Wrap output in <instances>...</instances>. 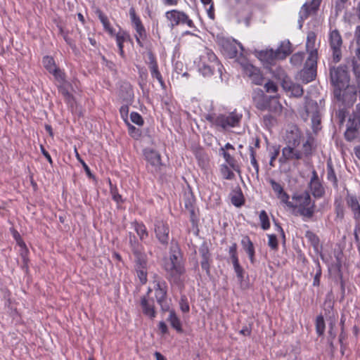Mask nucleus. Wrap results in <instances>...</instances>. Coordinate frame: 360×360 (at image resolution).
<instances>
[{"label": "nucleus", "mask_w": 360, "mask_h": 360, "mask_svg": "<svg viewBox=\"0 0 360 360\" xmlns=\"http://www.w3.org/2000/svg\"><path fill=\"white\" fill-rule=\"evenodd\" d=\"M129 244L132 252L143 248V245L137 240L136 236L131 233H129Z\"/></svg>", "instance_id": "obj_50"}, {"label": "nucleus", "mask_w": 360, "mask_h": 360, "mask_svg": "<svg viewBox=\"0 0 360 360\" xmlns=\"http://www.w3.org/2000/svg\"><path fill=\"white\" fill-rule=\"evenodd\" d=\"M199 254L202 259L200 261L201 267L206 271L207 274L209 275L210 273V264L212 259L209 248L206 244H202L200 247Z\"/></svg>", "instance_id": "obj_21"}, {"label": "nucleus", "mask_w": 360, "mask_h": 360, "mask_svg": "<svg viewBox=\"0 0 360 360\" xmlns=\"http://www.w3.org/2000/svg\"><path fill=\"white\" fill-rule=\"evenodd\" d=\"M261 227L264 230H267L270 227L269 219L265 210H262L259 215Z\"/></svg>", "instance_id": "obj_40"}, {"label": "nucleus", "mask_w": 360, "mask_h": 360, "mask_svg": "<svg viewBox=\"0 0 360 360\" xmlns=\"http://www.w3.org/2000/svg\"><path fill=\"white\" fill-rule=\"evenodd\" d=\"M169 226L166 221L156 219L154 223V233L158 242L167 247L169 241Z\"/></svg>", "instance_id": "obj_10"}, {"label": "nucleus", "mask_w": 360, "mask_h": 360, "mask_svg": "<svg viewBox=\"0 0 360 360\" xmlns=\"http://www.w3.org/2000/svg\"><path fill=\"white\" fill-rule=\"evenodd\" d=\"M138 276L142 283H145L147 281L146 269H136Z\"/></svg>", "instance_id": "obj_64"}, {"label": "nucleus", "mask_w": 360, "mask_h": 360, "mask_svg": "<svg viewBox=\"0 0 360 360\" xmlns=\"http://www.w3.org/2000/svg\"><path fill=\"white\" fill-rule=\"evenodd\" d=\"M327 179L330 181L335 188L338 187V179L333 167L328 165L327 167Z\"/></svg>", "instance_id": "obj_42"}, {"label": "nucleus", "mask_w": 360, "mask_h": 360, "mask_svg": "<svg viewBox=\"0 0 360 360\" xmlns=\"http://www.w3.org/2000/svg\"><path fill=\"white\" fill-rule=\"evenodd\" d=\"M354 236L356 244V248L360 254V223L354 224Z\"/></svg>", "instance_id": "obj_53"}, {"label": "nucleus", "mask_w": 360, "mask_h": 360, "mask_svg": "<svg viewBox=\"0 0 360 360\" xmlns=\"http://www.w3.org/2000/svg\"><path fill=\"white\" fill-rule=\"evenodd\" d=\"M231 201L236 207H240L244 203L243 195L241 192L238 193L231 197Z\"/></svg>", "instance_id": "obj_54"}, {"label": "nucleus", "mask_w": 360, "mask_h": 360, "mask_svg": "<svg viewBox=\"0 0 360 360\" xmlns=\"http://www.w3.org/2000/svg\"><path fill=\"white\" fill-rule=\"evenodd\" d=\"M221 173L225 179H232L234 178L233 172L226 165H222L221 166Z\"/></svg>", "instance_id": "obj_51"}, {"label": "nucleus", "mask_w": 360, "mask_h": 360, "mask_svg": "<svg viewBox=\"0 0 360 360\" xmlns=\"http://www.w3.org/2000/svg\"><path fill=\"white\" fill-rule=\"evenodd\" d=\"M325 321L323 316L320 315L316 317V333L321 336L324 333L325 331Z\"/></svg>", "instance_id": "obj_41"}, {"label": "nucleus", "mask_w": 360, "mask_h": 360, "mask_svg": "<svg viewBox=\"0 0 360 360\" xmlns=\"http://www.w3.org/2000/svg\"><path fill=\"white\" fill-rule=\"evenodd\" d=\"M295 201L292 209H297V212L304 220L311 219L315 213V202L311 200L309 193L304 191L301 193H295L292 196Z\"/></svg>", "instance_id": "obj_4"}, {"label": "nucleus", "mask_w": 360, "mask_h": 360, "mask_svg": "<svg viewBox=\"0 0 360 360\" xmlns=\"http://www.w3.org/2000/svg\"><path fill=\"white\" fill-rule=\"evenodd\" d=\"M223 155L224 158L225 159L226 163L235 171L240 172V168L239 166L236 164V160L233 157H232L228 152L224 151L223 153H220Z\"/></svg>", "instance_id": "obj_36"}, {"label": "nucleus", "mask_w": 360, "mask_h": 360, "mask_svg": "<svg viewBox=\"0 0 360 360\" xmlns=\"http://www.w3.org/2000/svg\"><path fill=\"white\" fill-rule=\"evenodd\" d=\"M268 237H269L268 245L272 250H277L278 240H277L276 236L274 234H270V235H268Z\"/></svg>", "instance_id": "obj_60"}, {"label": "nucleus", "mask_w": 360, "mask_h": 360, "mask_svg": "<svg viewBox=\"0 0 360 360\" xmlns=\"http://www.w3.org/2000/svg\"><path fill=\"white\" fill-rule=\"evenodd\" d=\"M272 190L281 203L285 204L288 207H294L293 202L289 200L290 195L284 191L283 186L273 179H269Z\"/></svg>", "instance_id": "obj_17"}, {"label": "nucleus", "mask_w": 360, "mask_h": 360, "mask_svg": "<svg viewBox=\"0 0 360 360\" xmlns=\"http://www.w3.org/2000/svg\"><path fill=\"white\" fill-rule=\"evenodd\" d=\"M217 41L224 54L229 58H234L237 56L238 46L243 49V46L233 39L220 37L218 38Z\"/></svg>", "instance_id": "obj_12"}, {"label": "nucleus", "mask_w": 360, "mask_h": 360, "mask_svg": "<svg viewBox=\"0 0 360 360\" xmlns=\"http://www.w3.org/2000/svg\"><path fill=\"white\" fill-rule=\"evenodd\" d=\"M258 58L266 65H273L278 59L275 50L270 49L258 52Z\"/></svg>", "instance_id": "obj_25"}, {"label": "nucleus", "mask_w": 360, "mask_h": 360, "mask_svg": "<svg viewBox=\"0 0 360 360\" xmlns=\"http://www.w3.org/2000/svg\"><path fill=\"white\" fill-rule=\"evenodd\" d=\"M198 66L199 72L205 77L211 76L215 68H217L221 77L223 66L218 60L214 53L210 49H204L202 53L200 55Z\"/></svg>", "instance_id": "obj_3"}, {"label": "nucleus", "mask_w": 360, "mask_h": 360, "mask_svg": "<svg viewBox=\"0 0 360 360\" xmlns=\"http://www.w3.org/2000/svg\"><path fill=\"white\" fill-rule=\"evenodd\" d=\"M163 268L167 274V278L171 282L179 284L181 276L184 274L186 269L183 256L177 243H172L169 250V257L165 259Z\"/></svg>", "instance_id": "obj_1"}, {"label": "nucleus", "mask_w": 360, "mask_h": 360, "mask_svg": "<svg viewBox=\"0 0 360 360\" xmlns=\"http://www.w3.org/2000/svg\"><path fill=\"white\" fill-rule=\"evenodd\" d=\"M360 124V104L356 105V110L354 112V117H349L347 129L345 132V138L348 141H352L356 139L359 134V125Z\"/></svg>", "instance_id": "obj_11"}, {"label": "nucleus", "mask_w": 360, "mask_h": 360, "mask_svg": "<svg viewBox=\"0 0 360 360\" xmlns=\"http://www.w3.org/2000/svg\"><path fill=\"white\" fill-rule=\"evenodd\" d=\"M130 119L133 123L139 126H142L143 124V120L142 117L136 112H131Z\"/></svg>", "instance_id": "obj_56"}, {"label": "nucleus", "mask_w": 360, "mask_h": 360, "mask_svg": "<svg viewBox=\"0 0 360 360\" xmlns=\"http://www.w3.org/2000/svg\"><path fill=\"white\" fill-rule=\"evenodd\" d=\"M316 36L314 32L307 34L306 41V49L309 53L307 58H318V50L315 46Z\"/></svg>", "instance_id": "obj_23"}, {"label": "nucleus", "mask_w": 360, "mask_h": 360, "mask_svg": "<svg viewBox=\"0 0 360 360\" xmlns=\"http://www.w3.org/2000/svg\"><path fill=\"white\" fill-rule=\"evenodd\" d=\"M155 296L157 302L160 304L161 309L164 311H169V307L166 302L167 293V285L163 280L155 281Z\"/></svg>", "instance_id": "obj_13"}, {"label": "nucleus", "mask_w": 360, "mask_h": 360, "mask_svg": "<svg viewBox=\"0 0 360 360\" xmlns=\"http://www.w3.org/2000/svg\"><path fill=\"white\" fill-rule=\"evenodd\" d=\"M305 236L314 248H318L319 245V238L314 233L311 231H307L305 233Z\"/></svg>", "instance_id": "obj_45"}, {"label": "nucleus", "mask_w": 360, "mask_h": 360, "mask_svg": "<svg viewBox=\"0 0 360 360\" xmlns=\"http://www.w3.org/2000/svg\"><path fill=\"white\" fill-rule=\"evenodd\" d=\"M328 41L331 51V60L333 63H338L342 59V46L343 43L340 32L336 29L330 30Z\"/></svg>", "instance_id": "obj_7"}, {"label": "nucleus", "mask_w": 360, "mask_h": 360, "mask_svg": "<svg viewBox=\"0 0 360 360\" xmlns=\"http://www.w3.org/2000/svg\"><path fill=\"white\" fill-rule=\"evenodd\" d=\"M143 314L153 320L156 316V311L155 309L154 300L148 296H143L141 299L140 302Z\"/></svg>", "instance_id": "obj_19"}, {"label": "nucleus", "mask_w": 360, "mask_h": 360, "mask_svg": "<svg viewBox=\"0 0 360 360\" xmlns=\"http://www.w3.org/2000/svg\"><path fill=\"white\" fill-rule=\"evenodd\" d=\"M305 110L307 114L311 117L320 114L321 108L316 101L312 99H307L305 103Z\"/></svg>", "instance_id": "obj_30"}, {"label": "nucleus", "mask_w": 360, "mask_h": 360, "mask_svg": "<svg viewBox=\"0 0 360 360\" xmlns=\"http://www.w3.org/2000/svg\"><path fill=\"white\" fill-rule=\"evenodd\" d=\"M166 18L169 21V26L173 28L180 25H186L189 27H193L194 23L188 15L179 10H171L165 13Z\"/></svg>", "instance_id": "obj_8"}, {"label": "nucleus", "mask_w": 360, "mask_h": 360, "mask_svg": "<svg viewBox=\"0 0 360 360\" xmlns=\"http://www.w3.org/2000/svg\"><path fill=\"white\" fill-rule=\"evenodd\" d=\"M334 96L338 101H342L343 102L346 101V98H345V94L342 95V89L345 90V92H348L347 91V86H334ZM349 93L351 94V98L350 101L352 103H353L356 100H354V97H352L353 93L351 91H349Z\"/></svg>", "instance_id": "obj_35"}, {"label": "nucleus", "mask_w": 360, "mask_h": 360, "mask_svg": "<svg viewBox=\"0 0 360 360\" xmlns=\"http://www.w3.org/2000/svg\"><path fill=\"white\" fill-rule=\"evenodd\" d=\"M273 75L275 77L281 80V84H283L284 80H289L290 78L286 75L285 72L281 68H276L275 70L273 71Z\"/></svg>", "instance_id": "obj_48"}, {"label": "nucleus", "mask_w": 360, "mask_h": 360, "mask_svg": "<svg viewBox=\"0 0 360 360\" xmlns=\"http://www.w3.org/2000/svg\"><path fill=\"white\" fill-rule=\"evenodd\" d=\"M322 0H307L301 7L299 12V28L302 27L303 22L311 15H316L319 9Z\"/></svg>", "instance_id": "obj_9"}, {"label": "nucleus", "mask_w": 360, "mask_h": 360, "mask_svg": "<svg viewBox=\"0 0 360 360\" xmlns=\"http://www.w3.org/2000/svg\"><path fill=\"white\" fill-rule=\"evenodd\" d=\"M50 73L52 74L54 76L55 79L60 84H63L65 82V73L58 68L56 67Z\"/></svg>", "instance_id": "obj_49"}, {"label": "nucleus", "mask_w": 360, "mask_h": 360, "mask_svg": "<svg viewBox=\"0 0 360 360\" xmlns=\"http://www.w3.org/2000/svg\"><path fill=\"white\" fill-rule=\"evenodd\" d=\"M252 101L255 107L260 110H276L281 106L278 101L264 94L260 89H256L252 92Z\"/></svg>", "instance_id": "obj_6"}, {"label": "nucleus", "mask_w": 360, "mask_h": 360, "mask_svg": "<svg viewBox=\"0 0 360 360\" xmlns=\"http://www.w3.org/2000/svg\"><path fill=\"white\" fill-rule=\"evenodd\" d=\"M317 59L307 58L300 72V79L305 84L313 81L316 76Z\"/></svg>", "instance_id": "obj_15"}, {"label": "nucleus", "mask_w": 360, "mask_h": 360, "mask_svg": "<svg viewBox=\"0 0 360 360\" xmlns=\"http://www.w3.org/2000/svg\"><path fill=\"white\" fill-rule=\"evenodd\" d=\"M149 69L150 70L151 76L158 79L161 86H165L162 77L158 70V65L156 59L152 52L148 53Z\"/></svg>", "instance_id": "obj_24"}, {"label": "nucleus", "mask_w": 360, "mask_h": 360, "mask_svg": "<svg viewBox=\"0 0 360 360\" xmlns=\"http://www.w3.org/2000/svg\"><path fill=\"white\" fill-rule=\"evenodd\" d=\"M146 161L151 165L154 171H158L161 165L160 155L155 150L146 148L143 150Z\"/></svg>", "instance_id": "obj_20"}, {"label": "nucleus", "mask_w": 360, "mask_h": 360, "mask_svg": "<svg viewBox=\"0 0 360 360\" xmlns=\"http://www.w3.org/2000/svg\"><path fill=\"white\" fill-rule=\"evenodd\" d=\"M330 79L334 86H347V91L352 92V97H354V100H356V89L348 84L349 77L346 65L330 66Z\"/></svg>", "instance_id": "obj_5"}, {"label": "nucleus", "mask_w": 360, "mask_h": 360, "mask_svg": "<svg viewBox=\"0 0 360 360\" xmlns=\"http://www.w3.org/2000/svg\"><path fill=\"white\" fill-rule=\"evenodd\" d=\"M266 91L268 93H276L278 91L277 85L272 81H269L264 84Z\"/></svg>", "instance_id": "obj_61"}, {"label": "nucleus", "mask_w": 360, "mask_h": 360, "mask_svg": "<svg viewBox=\"0 0 360 360\" xmlns=\"http://www.w3.org/2000/svg\"><path fill=\"white\" fill-rule=\"evenodd\" d=\"M129 15L132 25L136 32V34H135L136 41L141 47H143V44L142 41L145 40L146 38V30L141 22L140 18L136 15L134 8H130Z\"/></svg>", "instance_id": "obj_14"}, {"label": "nucleus", "mask_w": 360, "mask_h": 360, "mask_svg": "<svg viewBox=\"0 0 360 360\" xmlns=\"http://www.w3.org/2000/svg\"><path fill=\"white\" fill-rule=\"evenodd\" d=\"M172 328H174L177 332H182L181 323L179 319L177 317L174 310L169 311V316L168 318Z\"/></svg>", "instance_id": "obj_33"}, {"label": "nucleus", "mask_w": 360, "mask_h": 360, "mask_svg": "<svg viewBox=\"0 0 360 360\" xmlns=\"http://www.w3.org/2000/svg\"><path fill=\"white\" fill-rule=\"evenodd\" d=\"M240 66L242 68L243 74L248 77L249 78H250L252 76V75L255 73V70L257 69L255 66H254L248 61L240 63Z\"/></svg>", "instance_id": "obj_37"}, {"label": "nucleus", "mask_w": 360, "mask_h": 360, "mask_svg": "<svg viewBox=\"0 0 360 360\" xmlns=\"http://www.w3.org/2000/svg\"><path fill=\"white\" fill-rule=\"evenodd\" d=\"M115 35L117 42L124 43L127 39H129V35L124 31H120Z\"/></svg>", "instance_id": "obj_62"}, {"label": "nucleus", "mask_w": 360, "mask_h": 360, "mask_svg": "<svg viewBox=\"0 0 360 360\" xmlns=\"http://www.w3.org/2000/svg\"><path fill=\"white\" fill-rule=\"evenodd\" d=\"M305 58L304 52H297L294 53L290 58V63L292 65L300 66Z\"/></svg>", "instance_id": "obj_38"}, {"label": "nucleus", "mask_w": 360, "mask_h": 360, "mask_svg": "<svg viewBox=\"0 0 360 360\" xmlns=\"http://www.w3.org/2000/svg\"><path fill=\"white\" fill-rule=\"evenodd\" d=\"M98 18L101 22L104 30L109 33L111 36H114L115 34V31L113 27L111 26L109 20L106 15H105L102 12L99 11L98 13Z\"/></svg>", "instance_id": "obj_34"}, {"label": "nucleus", "mask_w": 360, "mask_h": 360, "mask_svg": "<svg viewBox=\"0 0 360 360\" xmlns=\"http://www.w3.org/2000/svg\"><path fill=\"white\" fill-rule=\"evenodd\" d=\"M310 189L313 195L316 198H321L323 195L325 191L323 186L319 182L317 174L315 171L313 172V177L310 181Z\"/></svg>", "instance_id": "obj_26"}, {"label": "nucleus", "mask_w": 360, "mask_h": 360, "mask_svg": "<svg viewBox=\"0 0 360 360\" xmlns=\"http://www.w3.org/2000/svg\"><path fill=\"white\" fill-rule=\"evenodd\" d=\"M132 226L141 240L143 241L148 237V231L143 223L135 221L132 224Z\"/></svg>", "instance_id": "obj_32"}, {"label": "nucleus", "mask_w": 360, "mask_h": 360, "mask_svg": "<svg viewBox=\"0 0 360 360\" xmlns=\"http://www.w3.org/2000/svg\"><path fill=\"white\" fill-rule=\"evenodd\" d=\"M321 276V269L319 263H317V270L314 277L313 285L319 286L320 285V278Z\"/></svg>", "instance_id": "obj_63"}, {"label": "nucleus", "mask_w": 360, "mask_h": 360, "mask_svg": "<svg viewBox=\"0 0 360 360\" xmlns=\"http://www.w3.org/2000/svg\"><path fill=\"white\" fill-rule=\"evenodd\" d=\"M234 271L239 281H243L244 278L245 271L243 268L240 265L239 260L232 262Z\"/></svg>", "instance_id": "obj_43"}, {"label": "nucleus", "mask_w": 360, "mask_h": 360, "mask_svg": "<svg viewBox=\"0 0 360 360\" xmlns=\"http://www.w3.org/2000/svg\"><path fill=\"white\" fill-rule=\"evenodd\" d=\"M334 205L337 217L342 219L344 217V205L342 200L340 199H335Z\"/></svg>", "instance_id": "obj_46"}, {"label": "nucleus", "mask_w": 360, "mask_h": 360, "mask_svg": "<svg viewBox=\"0 0 360 360\" xmlns=\"http://www.w3.org/2000/svg\"><path fill=\"white\" fill-rule=\"evenodd\" d=\"M135 257L136 269H146L147 264V256L144 252V248L136 250L132 252Z\"/></svg>", "instance_id": "obj_29"}, {"label": "nucleus", "mask_w": 360, "mask_h": 360, "mask_svg": "<svg viewBox=\"0 0 360 360\" xmlns=\"http://www.w3.org/2000/svg\"><path fill=\"white\" fill-rule=\"evenodd\" d=\"M229 254L230 259L232 262L238 260L236 243H233L229 247Z\"/></svg>", "instance_id": "obj_57"}, {"label": "nucleus", "mask_w": 360, "mask_h": 360, "mask_svg": "<svg viewBox=\"0 0 360 360\" xmlns=\"http://www.w3.org/2000/svg\"><path fill=\"white\" fill-rule=\"evenodd\" d=\"M42 63L44 67L46 69V70L49 71V73L56 68V65L53 58L49 56H46L43 58Z\"/></svg>", "instance_id": "obj_39"}, {"label": "nucleus", "mask_w": 360, "mask_h": 360, "mask_svg": "<svg viewBox=\"0 0 360 360\" xmlns=\"http://www.w3.org/2000/svg\"><path fill=\"white\" fill-rule=\"evenodd\" d=\"M129 134L135 139H139L141 137V131L135 127L134 125L127 123Z\"/></svg>", "instance_id": "obj_55"}, {"label": "nucleus", "mask_w": 360, "mask_h": 360, "mask_svg": "<svg viewBox=\"0 0 360 360\" xmlns=\"http://www.w3.org/2000/svg\"><path fill=\"white\" fill-rule=\"evenodd\" d=\"M346 202L353 214L355 224L360 223V200L356 195L348 194L346 197Z\"/></svg>", "instance_id": "obj_18"}, {"label": "nucleus", "mask_w": 360, "mask_h": 360, "mask_svg": "<svg viewBox=\"0 0 360 360\" xmlns=\"http://www.w3.org/2000/svg\"><path fill=\"white\" fill-rule=\"evenodd\" d=\"M311 124H312V128L314 131H317L321 129V113L313 115L311 117Z\"/></svg>", "instance_id": "obj_52"}, {"label": "nucleus", "mask_w": 360, "mask_h": 360, "mask_svg": "<svg viewBox=\"0 0 360 360\" xmlns=\"http://www.w3.org/2000/svg\"><path fill=\"white\" fill-rule=\"evenodd\" d=\"M75 155L76 158L78 160V161L82 164L84 171L86 172V174L89 176H92V174L91 172V170L89 167V166L86 164V162L81 158L79 153L77 152V149L75 148Z\"/></svg>", "instance_id": "obj_58"}, {"label": "nucleus", "mask_w": 360, "mask_h": 360, "mask_svg": "<svg viewBox=\"0 0 360 360\" xmlns=\"http://www.w3.org/2000/svg\"><path fill=\"white\" fill-rule=\"evenodd\" d=\"M179 305H180L181 310L183 312L186 313V312L189 311L190 307H189V304H188V300H187V298L186 296H182L181 297L180 302H179Z\"/></svg>", "instance_id": "obj_59"}, {"label": "nucleus", "mask_w": 360, "mask_h": 360, "mask_svg": "<svg viewBox=\"0 0 360 360\" xmlns=\"http://www.w3.org/2000/svg\"><path fill=\"white\" fill-rule=\"evenodd\" d=\"M283 88L291 93L295 97H300L303 94L302 86L298 84H295L290 79L284 80L283 83Z\"/></svg>", "instance_id": "obj_27"}, {"label": "nucleus", "mask_w": 360, "mask_h": 360, "mask_svg": "<svg viewBox=\"0 0 360 360\" xmlns=\"http://www.w3.org/2000/svg\"><path fill=\"white\" fill-rule=\"evenodd\" d=\"M302 132L297 127H291L290 130L287 131L285 141L287 146H298L301 142Z\"/></svg>", "instance_id": "obj_22"}, {"label": "nucleus", "mask_w": 360, "mask_h": 360, "mask_svg": "<svg viewBox=\"0 0 360 360\" xmlns=\"http://www.w3.org/2000/svg\"><path fill=\"white\" fill-rule=\"evenodd\" d=\"M297 146H286L282 149V155L279 158V162L282 164L291 160H299L303 158L302 151L297 150Z\"/></svg>", "instance_id": "obj_16"}, {"label": "nucleus", "mask_w": 360, "mask_h": 360, "mask_svg": "<svg viewBox=\"0 0 360 360\" xmlns=\"http://www.w3.org/2000/svg\"><path fill=\"white\" fill-rule=\"evenodd\" d=\"M250 79L252 81L253 84L256 85H261L262 84L264 81V77L259 68H257V69L255 71V73L250 78Z\"/></svg>", "instance_id": "obj_47"}, {"label": "nucleus", "mask_w": 360, "mask_h": 360, "mask_svg": "<svg viewBox=\"0 0 360 360\" xmlns=\"http://www.w3.org/2000/svg\"><path fill=\"white\" fill-rule=\"evenodd\" d=\"M314 150V139L311 136H308L306 141L302 145L303 156L309 157L311 155Z\"/></svg>", "instance_id": "obj_31"}, {"label": "nucleus", "mask_w": 360, "mask_h": 360, "mask_svg": "<svg viewBox=\"0 0 360 360\" xmlns=\"http://www.w3.org/2000/svg\"><path fill=\"white\" fill-rule=\"evenodd\" d=\"M275 51L277 53V58H278V59H285L292 51L290 41L285 40L281 41L279 46Z\"/></svg>", "instance_id": "obj_28"}, {"label": "nucleus", "mask_w": 360, "mask_h": 360, "mask_svg": "<svg viewBox=\"0 0 360 360\" xmlns=\"http://www.w3.org/2000/svg\"><path fill=\"white\" fill-rule=\"evenodd\" d=\"M241 244L247 254L255 252L253 243L248 236H245L242 239Z\"/></svg>", "instance_id": "obj_44"}, {"label": "nucleus", "mask_w": 360, "mask_h": 360, "mask_svg": "<svg viewBox=\"0 0 360 360\" xmlns=\"http://www.w3.org/2000/svg\"><path fill=\"white\" fill-rule=\"evenodd\" d=\"M243 114L238 112L236 110L228 113H208L205 115L211 127L221 131H227L231 128L236 127L240 125Z\"/></svg>", "instance_id": "obj_2"}]
</instances>
